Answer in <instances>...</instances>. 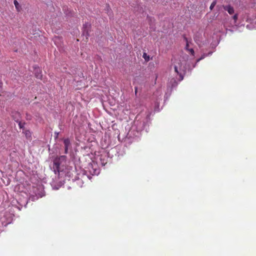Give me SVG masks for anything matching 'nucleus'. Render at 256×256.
<instances>
[{"label":"nucleus","mask_w":256,"mask_h":256,"mask_svg":"<svg viewBox=\"0 0 256 256\" xmlns=\"http://www.w3.org/2000/svg\"><path fill=\"white\" fill-rule=\"evenodd\" d=\"M143 58L146 62H148L150 60V56L146 54V53L144 52L142 55Z\"/></svg>","instance_id":"obj_8"},{"label":"nucleus","mask_w":256,"mask_h":256,"mask_svg":"<svg viewBox=\"0 0 256 256\" xmlns=\"http://www.w3.org/2000/svg\"><path fill=\"white\" fill-rule=\"evenodd\" d=\"M174 71L176 72L177 74H178V67L176 66H174Z\"/></svg>","instance_id":"obj_14"},{"label":"nucleus","mask_w":256,"mask_h":256,"mask_svg":"<svg viewBox=\"0 0 256 256\" xmlns=\"http://www.w3.org/2000/svg\"><path fill=\"white\" fill-rule=\"evenodd\" d=\"M14 6L16 7V10L18 11V12H20L21 10V6H20L18 2L16 0H14Z\"/></svg>","instance_id":"obj_5"},{"label":"nucleus","mask_w":256,"mask_h":256,"mask_svg":"<svg viewBox=\"0 0 256 256\" xmlns=\"http://www.w3.org/2000/svg\"><path fill=\"white\" fill-rule=\"evenodd\" d=\"M180 77H181V80H182L183 79V77L182 76H180Z\"/></svg>","instance_id":"obj_16"},{"label":"nucleus","mask_w":256,"mask_h":256,"mask_svg":"<svg viewBox=\"0 0 256 256\" xmlns=\"http://www.w3.org/2000/svg\"><path fill=\"white\" fill-rule=\"evenodd\" d=\"M184 41L186 42V47H185V50H188V48H189V40H188V38L184 36Z\"/></svg>","instance_id":"obj_6"},{"label":"nucleus","mask_w":256,"mask_h":256,"mask_svg":"<svg viewBox=\"0 0 256 256\" xmlns=\"http://www.w3.org/2000/svg\"><path fill=\"white\" fill-rule=\"evenodd\" d=\"M12 117L14 121L16 122V120H20L21 118L20 114L18 112H12Z\"/></svg>","instance_id":"obj_4"},{"label":"nucleus","mask_w":256,"mask_h":256,"mask_svg":"<svg viewBox=\"0 0 256 256\" xmlns=\"http://www.w3.org/2000/svg\"><path fill=\"white\" fill-rule=\"evenodd\" d=\"M216 0H214V1L210 4V10H212L214 8L215 6L216 5Z\"/></svg>","instance_id":"obj_10"},{"label":"nucleus","mask_w":256,"mask_h":256,"mask_svg":"<svg viewBox=\"0 0 256 256\" xmlns=\"http://www.w3.org/2000/svg\"><path fill=\"white\" fill-rule=\"evenodd\" d=\"M68 147H64V150H65V153H66V154H67V153H68Z\"/></svg>","instance_id":"obj_15"},{"label":"nucleus","mask_w":256,"mask_h":256,"mask_svg":"<svg viewBox=\"0 0 256 256\" xmlns=\"http://www.w3.org/2000/svg\"><path fill=\"white\" fill-rule=\"evenodd\" d=\"M186 51L189 52L192 56H194V52L193 48H188Z\"/></svg>","instance_id":"obj_12"},{"label":"nucleus","mask_w":256,"mask_h":256,"mask_svg":"<svg viewBox=\"0 0 256 256\" xmlns=\"http://www.w3.org/2000/svg\"><path fill=\"white\" fill-rule=\"evenodd\" d=\"M222 7L225 10L227 11L230 14H234V8L230 5V4L226 5V6L223 5L222 6Z\"/></svg>","instance_id":"obj_2"},{"label":"nucleus","mask_w":256,"mask_h":256,"mask_svg":"<svg viewBox=\"0 0 256 256\" xmlns=\"http://www.w3.org/2000/svg\"><path fill=\"white\" fill-rule=\"evenodd\" d=\"M11 222V220L10 219V220H8L6 222H4V221H3L2 220V224L3 225H4V226H7L8 224H10Z\"/></svg>","instance_id":"obj_11"},{"label":"nucleus","mask_w":256,"mask_h":256,"mask_svg":"<svg viewBox=\"0 0 256 256\" xmlns=\"http://www.w3.org/2000/svg\"><path fill=\"white\" fill-rule=\"evenodd\" d=\"M66 156H61L56 158L54 161V172H59L61 170L60 166L66 162Z\"/></svg>","instance_id":"obj_1"},{"label":"nucleus","mask_w":256,"mask_h":256,"mask_svg":"<svg viewBox=\"0 0 256 256\" xmlns=\"http://www.w3.org/2000/svg\"><path fill=\"white\" fill-rule=\"evenodd\" d=\"M16 122L18 123V126L20 128H24V125L25 124L24 122H22L20 120H16Z\"/></svg>","instance_id":"obj_7"},{"label":"nucleus","mask_w":256,"mask_h":256,"mask_svg":"<svg viewBox=\"0 0 256 256\" xmlns=\"http://www.w3.org/2000/svg\"><path fill=\"white\" fill-rule=\"evenodd\" d=\"M64 147H68L70 144V141L68 138L65 139L64 141Z\"/></svg>","instance_id":"obj_9"},{"label":"nucleus","mask_w":256,"mask_h":256,"mask_svg":"<svg viewBox=\"0 0 256 256\" xmlns=\"http://www.w3.org/2000/svg\"><path fill=\"white\" fill-rule=\"evenodd\" d=\"M34 75L37 78L42 80V74L41 70H40L38 68H35Z\"/></svg>","instance_id":"obj_3"},{"label":"nucleus","mask_w":256,"mask_h":256,"mask_svg":"<svg viewBox=\"0 0 256 256\" xmlns=\"http://www.w3.org/2000/svg\"><path fill=\"white\" fill-rule=\"evenodd\" d=\"M232 18L234 19V20L235 22H236V20H238V14H235L233 16H232Z\"/></svg>","instance_id":"obj_13"}]
</instances>
